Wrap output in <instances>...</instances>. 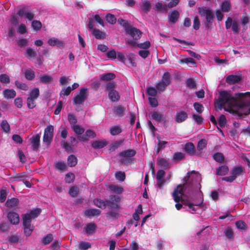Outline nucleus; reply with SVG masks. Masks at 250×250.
I'll list each match as a JSON object with an SVG mask.
<instances>
[{
  "label": "nucleus",
  "mask_w": 250,
  "mask_h": 250,
  "mask_svg": "<svg viewBox=\"0 0 250 250\" xmlns=\"http://www.w3.org/2000/svg\"><path fill=\"white\" fill-rule=\"evenodd\" d=\"M53 239V235L51 233L47 234L44 236L42 240V243L44 245L49 244Z\"/></svg>",
  "instance_id": "nucleus-41"
},
{
  "label": "nucleus",
  "mask_w": 250,
  "mask_h": 250,
  "mask_svg": "<svg viewBox=\"0 0 250 250\" xmlns=\"http://www.w3.org/2000/svg\"><path fill=\"white\" fill-rule=\"evenodd\" d=\"M213 159L216 162L222 163L224 161V156L223 154L220 152H216L213 155Z\"/></svg>",
  "instance_id": "nucleus-38"
},
{
  "label": "nucleus",
  "mask_w": 250,
  "mask_h": 250,
  "mask_svg": "<svg viewBox=\"0 0 250 250\" xmlns=\"http://www.w3.org/2000/svg\"><path fill=\"white\" fill-rule=\"evenodd\" d=\"M157 90L156 88L155 89L154 87L150 86L147 88L146 93L149 96L155 97L157 94Z\"/></svg>",
  "instance_id": "nucleus-57"
},
{
  "label": "nucleus",
  "mask_w": 250,
  "mask_h": 250,
  "mask_svg": "<svg viewBox=\"0 0 250 250\" xmlns=\"http://www.w3.org/2000/svg\"><path fill=\"white\" fill-rule=\"evenodd\" d=\"M48 43L51 46H57L58 47L62 48L64 46L63 42L55 38H51L48 41Z\"/></svg>",
  "instance_id": "nucleus-16"
},
{
  "label": "nucleus",
  "mask_w": 250,
  "mask_h": 250,
  "mask_svg": "<svg viewBox=\"0 0 250 250\" xmlns=\"http://www.w3.org/2000/svg\"><path fill=\"white\" fill-rule=\"evenodd\" d=\"M55 167L61 172L66 169V166L65 163L62 161H59L55 163Z\"/></svg>",
  "instance_id": "nucleus-36"
},
{
  "label": "nucleus",
  "mask_w": 250,
  "mask_h": 250,
  "mask_svg": "<svg viewBox=\"0 0 250 250\" xmlns=\"http://www.w3.org/2000/svg\"><path fill=\"white\" fill-rule=\"evenodd\" d=\"M41 212V209L35 208L30 210L29 213L23 215L22 224L24 227V232L26 236H30L34 230V227L31 224L32 219L37 218Z\"/></svg>",
  "instance_id": "nucleus-4"
},
{
  "label": "nucleus",
  "mask_w": 250,
  "mask_h": 250,
  "mask_svg": "<svg viewBox=\"0 0 250 250\" xmlns=\"http://www.w3.org/2000/svg\"><path fill=\"white\" fill-rule=\"evenodd\" d=\"M126 32L135 40L140 39L142 34L141 31L135 27H130Z\"/></svg>",
  "instance_id": "nucleus-13"
},
{
  "label": "nucleus",
  "mask_w": 250,
  "mask_h": 250,
  "mask_svg": "<svg viewBox=\"0 0 250 250\" xmlns=\"http://www.w3.org/2000/svg\"><path fill=\"white\" fill-rule=\"evenodd\" d=\"M157 165L159 167L165 169H167L170 167V164L168 161L164 158H158Z\"/></svg>",
  "instance_id": "nucleus-17"
},
{
  "label": "nucleus",
  "mask_w": 250,
  "mask_h": 250,
  "mask_svg": "<svg viewBox=\"0 0 250 250\" xmlns=\"http://www.w3.org/2000/svg\"><path fill=\"white\" fill-rule=\"evenodd\" d=\"M198 13L201 16H205L207 21L206 27L209 28L212 24L214 19V14L212 11L206 7H200L198 8Z\"/></svg>",
  "instance_id": "nucleus-5"
},
{
  "label": "nucleus",
  "mask_w": 250,
  "mask_h": 250,
  "mask_svg": "<svg viewBox=\"0 0 250 250\" xmlns=\"http://www.w3.org/2000/svg\"><path fill=\"white\" fill-rule=\"evenodd\" d=\"M40 80L42 83L46 84L51 83L53 80V78L50 75L46 74L41 75L40 76Z\"/></svg>",
  "instance_id": "nucleus-30"
},
{
  "label": "nucleus",
  "mask_w": 250,
  "mask_h": 250,
  "mask_svg": "<svg viewBox=\"0 0 250 250\" xmlns=\"http://www.w3.org/2000/svg\"><path fill=\"white\" fill-rule=\"evenodd\" d=\"M245 172V168L242 166H236L231 170V174L236 176L240 175L242 173Z\"/></svg>",
  "instance_id": "nucleus-24"
},
{
  "label": "nucleus",
  "mask_w": 250,
  "mask_h": 250,
  "mask_svg": "<svg viewBox=\"0 0 250 250\" xmlns=\"http://www.w3.org/2000/svg\"><path fill=\"white\" fill-rule=\"evenodd\" d=\"M125 108L121 105L115 106L113 109V112L116 116L118 117H123L125 111Z\"/></svg>",
  "instance_id": "nucleus-31"
},
{
  "label": "nucleus",
  "mask_w": 250,
  "mask_h": 250,
  "mask_svg": "<svg viewBox=\"0 0 250 250\" xmlns=\"http://www.w3.org/2000/svg\"><path fill=\"white\" fill-rule=\"evenodd\" d=\"M136 154V151L133 149H127L125 151L121 152L119 153L120 157H127L131 158Z\"/></svg>",
  "instance_id": "nucleus-22"
},
{
  "label": "nucleus",
  "mask_w": 250,
  "mask_h": 250,
  "mask_svg": "<svg viewBox=\"0 0 250 250\" xmlns=\"http://www.w3.org/2000/svg\"><path fill=\"white\" fill-rule=\"evenodd\" d=\"M10 79L9 76L6 74H1L0 75V82L2 83H10Z\"/></svg>",
  "instance_id": "nucleus-60"
},
{
  "label": "nucleus",
  "mask_w": 250,
  "mask_h": 250,
  "mask_svg": "<svg viewBox=\"0 0 250 250\" xmlns=\"http://www.w3.org/2000/svg\"><path fill=\"white\" fill-rule=\"evenodd\" d=\"M180 63H188L192 64L193 66H196V62L192 58H187L180 60L179 61Z\"/></svg>",
  "instance_id": "nucleus-53"
},
{
  "label": "nucleus",
  "mask_w": 250,
  "mask_h": 250,
  "mask_svg": "<svg viewBox=\"0 0 250 250\" xmlns=\"http://www.w3.org/2000/svg\"><path fill=\"white\" fill-rule=\"evenodd\" d=\"M124 141V139H122L116 141L112 143L109 147V150L110 151H115L116 149H117L118 148H119L123 145Z\"/></svg>",
  "instance_id": "nucleus-29"
},
{
  "label": "nucleus",
  "mask_w": 250,
  "mask_h": 250,
  "mask_svg": "<svg viewBox=\"0 0 250 250\" xmlns=\"http://www.w3.org/2000/svg\"><path fill=\"white\" fill-rule=\"evenodd\" d=\"M31 25L34 30L36 31L40 30L41 29L42 26L41 22L37 20L33 21Z\"/></svg>",
  "instance_id": "nucleus-52"
},
{
  "label": "nucleus",
  "mask_w": 250,
  "mask_h": 250,
  "mask_svg": "<svg viewBox=\"0 0 250 250\" xmlns=\"http://www.w3.org/2000/svg\"><path fill=\"white\" fill-rule=\"evenodd\" d=\"M235 225H236V227L238 229H240L242 230H245L247 229L246 224L243 221H242V220L238 221L236 222Z\"/></svg>",
  "instance_id": "nucleus-63"
},
{
  "label": "nucleus",
  "mask_w": 250,
  "mask_h": 250,
  "mask_svg": "<svg viewBox=\"0 0 250 250\" xmlns=\"http://www.w3.org/2000/svg\"><path fill=\"white\" fill-rule=\"evenodd\" d=\"M15 84L18 88L21 90L27 91L28 89V85L25 83H22L21 82L16 81L15 82Z\"/></svg>",
  "instance_id": "nucleus-46"
},
{
  "label": "nucleus",
  "mask_w": 250,
  "mask_h": 250,
  "mask_svg": "<svg viewBox=\"0 0 250 250\" xmlns=\"http://www.w3.org/2000/svg\"><path fill=\"white\" fill-rule=\"evenodd\" d=\"M77 158L73 154L69 155L67 158V164L70 167H75L77 164Z\"/></svg>",
  "instance_id": "nucleus-32"
},
{
  "label": "nucleus",
  "mask_w": 250,
  "mask_h": 250,
  "mask_svg": "<svg viewBox=\"0 0 250 250\" xmlns=\"http://www.w3.org/2000/svg\"><path fill=\"white\" fill-rule=\"evenodd\" d=\"M121 197L117 195H111L109 199H107V206L109 210L106 213L108 219H115L119 217V210L121 202Z\"/></svg>",
  "instance_id": "nucleus-3"
},
{
  "label": "nucleus",
  "mask_w": 250,
  "mask_h": 250,
  "mask_svg": "<svg viewBox=\"0 0 250 250\" xmlns=\"http://www.w3.org/2000/svg\"><path fill=\"white\" fill-rule=\"evenodd\" d=\"M87 88L82 87L80 89L79 92L73 98L74 105H79L83 104L87 98Z\"/></svg>",
  "instance_id": "nucleus-7"
},
{
  "label": "nucleus",
  "mask_w": 250,
  "mask_h": 250,
  "mask_svg": "<svg viewBox=\"0 0 250 250\" xmlns=\"http://www.w3.org/2000/svg\"><path fill=\"white\" fill-rule=\"evenodd\" d=\"M19 203V201L18 198H12L7 200L5 205L8 208H15L18 206Z\"/></svg>",
  "instance_id": "nucleus-28"
},
{
  "label": "nucleus",
  "mask_w": 250,
  "mask_h": 250,
  "mask_svg": "<svg viewBox=\"0 0 250 250\" xmlns=\"http://www.w3.org/2000/svg\"><path fill=\"white\" fill-rule=\"evenodd\" d=\"M17 14L20 17L24 16L25 19L30 21H32L34 18V13L24 6H21Z\"/></svg>",
  "instance_id": "nucleus-8"
},
{
  "label": "nucleus",
  "mask_w": 250,
  "mask_h": 250,
  "mask_svg": "<svg viewBox=\"0 0 250 250\" xmlns=\"http://www.w3.org/2000/svg\"><path fill=\"white\" fill-rule=\"evenodd\" d=\"M108 97L111 102H117L120 100V96L116 90H111L108 92Z\"/></svg>",
  "instance_id": "nucleus-19"
},
{
  "label": "nucleus",
  "mask_w": 250,
  "mask_h": 250,
  "mask_svg": "<svg viewBox=\"0 0 250 250\" xmlns=\"http://www.w3.org/2000/svg\"><path fill=\"white\" fill-rule=\"evenodd\" d=\"M75 179V175L73 173L70 172L66 174L65 177V182L67 183H71L74 181Z\"/></svg>",
  "instance_id": "nucleus-58"
},
{
  "label": "nucleus",
  "mask_w": 250,
  "mask_h": 250,
  "mask_svg": "<svg viewBox=\"0 0 250 250\" xmlns=\"http://www.w3.org/2000/svg\"><path fill=\"white\" fill-rule=\"evenodd\" d=\"M184 150L190 155H193L195 152V146L192 143H187L185 144Z\"/></svg>",
  "instance_id": "nucleus-21"
},
{
  "label": "nucleus",
  "mask_w": 250,
  "mask_h": 250,
  "mask_svg": "<svg viewBox=\"0 0 250 250\" xmlns=\"http://www.w3.org/2000/svg\"><path fill=\"white\" fill-rule=\"evenodd\" d=\"M207 145V141L205 139H201L200 140L197 144V149L199 151L202 150L204 148L206 147Z\"/></svg>",
  "instance_id": "nucleus-54"
},
{
  "label": "nucleus",
  "mask_w": 250,
  "mask_h": 250,
  "mask_svg": "<svg viewBox=\"0 0 250 250\" xmlns=\"http://www.w3.org/2000/svg\"><path fill=\"white\" fill-rule=\"evenodd\" d=\"M96 229V225L94 223L87 224L84 227V230L87 234L93 233Z\"/></svg>",
  "instance_id": "nucleus-26"
},
{
  "label": "nucleus",
  "mask_w": 250,
  "mask_h": 250,
  "mask_svg": "<svg viewBox=\"0 0 250 250\" xmlns=\"http://www.w3.org/2000/svg\"><path fill=\"white\" fill-rule=\"evenodd\" d=\"M39 96L40 90L39 88H34L31 90L27 98V105L28 108L33 109L36 106L35 101Z\"/></svg>",
  "instance_id": "nucleus-6"
},
{
  "label": "nucleus",
  "mask_w": 250,
  "mask_h": 250,
  "mask_svg": "<svg viewBox=\"0 0 250 250\" xmlns=\"http://www.w3.org/2000/svg\"><path fill=\"white\" fill-rule=\"evenodd\" d=\"M101 213V211L97 208H91L85 211V215L87 216H98Z\"/></svg>",
  "instance_id": "nucleus-25"
},
{
  "label": "nucleus",
  "mask_w": 250,
  "mask_h": 250,
  "mask_svg": "<svg viewBox=\"0 0 250 250\" xmlns=\"http://www.w3.org/2000/svg\"><path fill=\"white\" fill-rule=\"evenodd\" d=\"M140 7L145 13L147 14L151 9V4L148 0H143Z\"/></svg>",
  "instance_id": "nucleus-27"
},
{
  "label": "nucleus",
  "mask_w": 250,
  "mask_h": 250,
  "mask_svg": "<svg viewBox=\"0 0 250 250\" xmlns=\"http://www.w3.org/2000/svg\"><path fill=\"white\" fill-rule=\"evenodd\" d=\"M0 126L2 129L6 133H8L10 131V125L6 120H2Z\"/></svg>",
  "instance_id": "nucleus-48"
},
{
  "label": "nucleus",
  "mask_w": 250,
  "mask_h": 250,
  "mask_svg": "<svg viewBox=\"0 0 250 250\" xmlns=\"http://www.w3.org/2000/svg\"><path fill=\"white\" fill-rule=\"evenodd\" d=\"M115 78V75L113 73H107L100 75V78L104 81H110Z\"/></svg>",
  "instance_id": "nucleus-34"
},
{
  "label": "nucleus",
  "mask_w": 250,
  "mask_h": 250,
  "mask_svg": "<svg viewBox=\"0 0 250 250\" xmlns=\"http://www.w3.org/2000/svg\"><path fill=\"white\" fill-rule=\"evenodd\" d=\"M122 131V128L118 125L111 127L109 130L110 134L113 136L120 134Z\"/></svg>",
  "instance_id": "nucleus-37"
},
{
  "label": "nucleus",
  "mask_w": 250,
  "mask_h": 250,
  "mask_svg": "<svg viewBox=\"0 0 250 250\" xmlns=\"http://www.w3.org/2000/svg\"><path fill=\"white\" fill-rule=\"evenodd\" d=\"M3 95L6 99H12L16 96V92L13 89H5L3 91Z\"/></svg>",
  "instance_id": "nucleus-18"
},
{
  "label": "nucleus",
  "mask_w": 250,
  "mask_h": 250,
  "mask_svg": "<svg viewBox=\"0 0 250 250\" xmlns=\"http://www.w3.org/2000/svg\"><path fill=\"white\" fill-rule=\"evenodd\" d=\"M71 128L74 132L78 135V136L81 135L84 131V129L79 125H76L72 126Z\"/></svg>",
  "instance_id": "nucleus-42"
},
{
  "label": "nucleus",
  "mask_w": 250,
  "mask_h": 250,
  "mask_svg": "<svg viewBox=\"0 0 250 250\" xmlns=\"http://www.w3.org/2000/svg\"><path fill=\"white\" fill-rule=\"evenodd\" d=\"M109 188L112 192L117 194H121L124 191L122 187L117 185H110L109 186Z\"/></svg>",
  "instance_id": "nucleus-35"
},
{
  "label": "nucleus",
  "mask_w": 250,
  "mask_h": 250,
  "mask_svg": "<svg viewBox=\"0 0 250 250\" xmlns=\"http://www.w3.org/2000/svg\"><path fill=\"white\" fill-rule=\"evenodd\" d=\"M155 8L159 12L167 11V5H163L162 3L159 2L155 4Z\"/></svg>",
  "instance_id": "nucleus-55"
},
{
  "label": "nucleus",
  "mask_w": 250,
  "mask_h": 250,
  "mask_svg": "<svg viewBox=\"0 0 250 250\" xmlns=\"http://www.w3.org/2000/svg\"><path fill=\"white\" fill-rule=\"evenodd\" d=\"M78 191H79L78 188L77 187L73 186L70 188L69 191V194L72 197H74L77 195V194L78 193Z\"/></svg>",
  "instance_id": "nucleus-64"
},
{
  "label": "nucleus",
  "mask_w": 250,
  "mask_h": 250,
  "mask_svg": "<svg viewBox=\"0 0 250 250\" xmlns=\"http://www.w3.org/2000/svg\"><path fill=\"white\" fill-rule=\"evenodd\" d=\"M218 125L221 127L225 126L227 120L226 117L224 115H221L218 119Z\"/></svg>",
  "instance_id": "nucleus-59"
},
{
  "label": "nucleus",
  "mask_w": 250,
  "mask_h": 250,
  "mask_svg": "<svg viewBox=\"0 0 250 250\" xmlns=\"http://www.w3.org/2000/svg\"><path fill=\"white\" fill-rule=\"evenodd\" d=\"M188 113L185 111L180 110L177 111L174 116L175 121L178 124L182 123L188 118Z\"/></svg>",
  "instance_id": "nucleus-9"
},
{
  "label": "nucleus",
  "mask_w": 250,
  "mask_h": 250,
  "mask_svg": "<svg viewBox=\"0 0 250 250\" xmlns=\"http://www.w3.org/2000/svg\"><path fill=\"white\" fill-rule=\"evenodd\" d=\"M107 145L106 141H95L91 142L92 146L95 149L102 148Z\"/></svg>",
  "instance_id": "nucleus-20"
},
{
  "label": "nucleus",
  "mask_w": 250,
  "mask_h": 250,
  "mask_svg": "<svg viewBox=\"0 0 250 250\" xmlns=\"http://www.w3.org/2000/svg\"><path fill=\"white\" fill-rule=\"evenodd\" d=\"M115 177L119 181H124L125 179V174L124 172L119 171L115 173Z\"/></svg>",
  "instance_id": "nucleus-56"
},
{
  "label": "nucleus",
  "mask_w": 250,
  "mask_h": 250,
  "mask_svg": "<svg viewBox=\"0 0 250 250\" xmlns=\"http://www.w3.org/2000/svg\"><path fill=\"white\" fill-rule=\"evenodd\" d=\"M242 80L241 76L236 75H229L226 78V82L229 84H233L239 83Z\"/></svg>",
  "instance_id": "nucleus-12"
},
{
  "label": "nucleus",
  "mask_w": 250,
  "mask_h": 250,
  "mask_svg": "<svg viewBox=\"0 0 250 250\" xmlns=\"http://www.w3.org/2000/svg\"><path fill=\"white\" fill-rule=\"evenodd\" d=\"M25 77L28 80H32L35 77V73L33 70L26 69L24 73Z\"/></svg>",
  "instance_id": "nucleus-47"
},
{
  "label": "nucleus",
  "mask_w": 250,
  "mask_h": 250,
  "mask_svg": "<svg viewBox=\"0 0 250 250\" xmlns=\"http://www.w3.org/2000/svg\"><path fill=\"white\" fill-rule=\"evenodd\" d=\"M221 10L223 12H227L230 10V3L229 1H224L221 4Z\"/></svg>",
  "instance_id": "nucleus-40"
},
{
  "label": "nucleus",
  "mask_w": 250,
  "mask_h": 250,
  "mask_svg": "<svg viewBox=\"0 0 250 250\" xmlns=\"http://www.w3.org/2000/svg\"><path fill=\"white\" fill-rule=\"evenodd\" d=\"M193 107L195 110L199 114H201L204 110V107L203 105L199 103H195L193 104Z\"/></svg>",
  "instance_id": "nucleus-61"
},
{
  "label": "nucleus",
  "mask_w": 250,
  "mask_h": 250,
  "mask_svg": "<svg viewBox=\"0 0 250 250\" xmlns=\"http://www.w3.org/2000/svg\"><path fill=\"white\" fill-rule=\"evenodd\" d=\"M26 175L25 173L22 172L16 174L13 177V180L14 181H23L26 178Z\"/></svg>",
  "instance_id": "nucleus-39"
},
{
  "label": "nucleus",
  "mask_w": 250,
  "mask_h": 250,
  "mask_svg": "<svg viewBox=\"0 0 250 250\" xmlns=\"http://www.w3.org/2000/svg\"><path fill=\"white\" fill-rule=\"evenodd\" d=\"M179 16L180 14L178 11L175 10L171 11L168 15L169 21L172 24H175L177 21Z\"/></svg>",
  "instance_id": "nucleus-14"
},
{
  "label": "nucleus",
  "mask_w": 250,
  "mask_h": 250,
  "mask_svg": "<svg viewBox=\"0 0 250 250\" xmlns=\"http://www.w3.org/2000/svg\"><path fill=\"white\" fill-rule=\"evenodd\" d=\"M217 105L220 110L227 104L229 108L226 110L234 115L241 116L250 114V92L237 93L234 96L230 91L225 90L219 92Z\"/></svg>",
  "instance_id": "nucleus-1"
},
{
  "label": "nucleus",
  "mask_w": 250,
  "mask_h": 250,
  "mask_svg": "<svg viewBox=\"0 0 250 250\" xmlns=\"http://www.w3.org/2000/svg\"><path fill=\"white\" fill-rule=\"evenodd\" d=\"M93 203L97 207L104 209L107 206V199H101L97 198L93 200Z\"/></svg>",
  "instance_id": "nucleus-15"
},
{
  "label": "nucleus",
  "mask_w": 250,
  "mask_h": 250,
  "mask_svg": "<svg viewBox=\"0 0 250 250\" xmlns=\"http://www.w3.org/2000/svg\"><path fill=\"white\" fill-rule=\"evenodd\" d=\"M192 117L194 121L198 125H201L203 123L204 119L202 116L193 113L192 114Z\"/></svg>",
  "instance_id": "nucleus-62"
},
{
  "label": "nucleus",
  "mask_w": 250,
  "mask_h": 250,
  "mask_svg": "<svg viewBox=\"0 0 250 250\" xmlns=\"http://www.w3.org/2000/svg\"><path fill=\"white\" fill-rule=\"evenodd\" d=\"M160 81L166 83L167 86L169 85L171 83V76L170 74L167 72H165Z\"/></svg>",
  "instance_id": "nucleus-33"
},
{
  "label": "nucleus",
  "mask_w": 250,
  "mask_h": 250,
  "mask_svg": "<svg viewBox=\"0 0 250 250\" xmlns=\"http://www.w3.org/2000/svg\"><path fill=\"white\" fill-rule=\"evenodd\" d=\"M117 22L119 24L121 25L125 28V32L127 31L128 29L130 27L127 21L124 20L121 18H120L118 19Z\"/></svg>",
  "instance_id": "nucleus-44"
},
{
  "label": "nucleus",
  "mask_w": 250,
  "mask_h": 250,
  "mask_svg": "<svg viewBox=\"0 0 250 250\" xmlns=\"http://www.w3.org/2000/svg\"><path fill=\"white\" fill-rule=\"evenodd\" d=\"M167 86L166 83L160 81H158L155 84L156 88L159 91H164Z\"/></svg>",
  "instance_id": "nucleus-43"
},
{
  "label": "nucleus",
  "mask_w": 250,
  "mask_h": 250,
  "mask_svg": "<svg viewBox=\"0 0 250 250\" xmlns=\"http://www.w3.org/2000/svg\"><path fill=\"white\" fill-rule=\"evenodd\" d=\"M68 120L71 125V127L75 126L77 123V120L76 117L72 114L69 113L68 114Z\"/></svg>",
  "instance_id": "nucleus-49"
},
{
  "label": "nucleus",
  "mask_w": 250,
  "mask_h": 250,
  "mask_svg": "<svg viewBox=\"0 0 250 250\" xmlns=\"http://www.w3.org/2000/svg\"><path fill=\"white\" fill-rule=\"evenodd\" d=\"M30 142L31 145L32 149L34 151L37 150L40 146V136L39 134L33 135L30 139Z\"/></svg>",
  "instance_id": "nucleus-10"
},
{
  "label": "nucleus",
  "mask_w": 250,
  "mask_h": 250,
  "mask_svg": "<svg viewBox=\"0 0 250 250\" xmlns=\"http://www.w3.org/2000/svg\"><path fill=\"white\" fill-rule=\"evenodd\" d=\"M106 21L111 24H114L116 23L117 19L114 15L111 14H107L105 16Z\"/></svg>",
  "instance_id": "nucleus-51"
},
{
  "label": "nucleus",
  "mask_w": 250,
  "mask_h": 250,
  "mask_svg": "<svg viewBox=\"0 0 250 250\" xmlns=\"http://www.w3.org/2000/svg\"><path fill=\"white\" fill-rule=\"evenodd\" d=\"M151 118L156 121L161 122L162 121V115L156 111L151 113Z\"/></svg>",
  "instance_id": "nucleus-45"
},
{
  "label": "nucleus",
  "mask_w": 250,
  "mask_h": 250,
  "mask_svg": "<svg viewBox=\"0 0 250 250\" xmlns=\"http://www.w3.org/2000/svg\"><path fill=\"white\" fill-rule=\"evenodd\" d=\"M229 171V168L227 166L223 165L220 166L216 168V174L220 176L226 175Z\"/></svg>",
  "instance_id": "nucleus-23"
},
{
  "label": "nucleus",
  "mask_w": 250,
  "mask_h": 250,
  "mask_svg": "<svg viewBox=\"0 0 250 250\" xmlns=\"http://www.w3.org/2000/svg\"><path fill=\"white\" fill-rule=\"evenodd\" d=\"M189 176H187L185 177L183 180L184 183L183 184H180L177 186V188L174 190L172 193V196L173 199L176 203L181 201L182 204L187 205L188 207V208H191L192 205H195L199 206L203 203V200H200L198 202H195L194 203H191L188 199H185L183 197H181L179 196V194L181 195H184V192L188 188H190L192 187V184L189 181Z\"/></svg>",
  "instance_id": "nucleus-2"
},
{
  "label": "nucleus",
  "mask_w": 250,
  "mask_h": 250,
  "mask_svg": "<svg viewBox=\"0 0 250 250\" xmlns=\"http://www.w3.org/2000/svg\"><path fill=\"white\" fill-rule=\"evenodd\" d=\"M7 218L9 222L13 225H17L20 222L19 214L14 211H9L7 213Z\"/></svg>",
  "instance_id": "nucleus-11"
},
{
  "label": "nucleus",
  "mask_w": 250,
  "mask_h": 250,
  "mask_svg": "<svg viewBox=\"0 0 250 250\" xmlns=\"http://www.w3.org/2000/svg\"><path fill=\"white\" fill-rule=\"evenodd\" d=\"M92 35L97 39L104 38V33L99 29H93Z\"/></svg>",
  "instance_id": "nucleus-50"
}]
</instances>
